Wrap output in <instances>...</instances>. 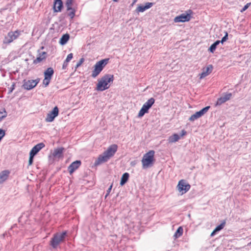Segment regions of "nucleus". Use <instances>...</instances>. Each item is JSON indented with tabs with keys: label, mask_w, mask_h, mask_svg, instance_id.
<instances>
[{
	"label": "nucleus",
	"mask_w": 251,
	"mask_h": 251,
	"mask_svg": "<svg viewBox=\"0 0 251 251\" xmlns=\"http://www.w3.org/2000/svg\"><path fill=\"white\" fill-rule=\"evenodd\" d=\"M114 75H113L105 74L98 81L97 84L96 90L98 91H103L109 88V83H113Z\"/></svg>",
	"instance_id": "obj_1"
},
{
	"label": "nucleus",
	"mask_w": 251,
	"mask_h": 251,
	"mask_svg": "<svg viewBox=\"0 0 251 251\" xmlns=\"http://www.w3.org/2000/svg\"><path fill=\"white\" fill-rule=\"evenodd\" d=\"M155 151L151 150L145 153L142 159V167L143 169H147L152 167L155 161L154 158Z\"/></svg>",
	"instance_id": "obj_2"
},
{
	"label": "nucleus",
	"mask_w": 251,
	"mask_h": 251,
	"mask_svg": "<svg viewBox=\"0 0 251 251\" xmlns=\"http://www.w3.org/2000/svg\"><path fill=\"white\" fill-rule=\"evenodd\" d=\"M109 60V58H105L97 62L94 66L91 76L93 78L97 77L108 64Z\"/></svg>",
	"instance_id": "obj_3"
},
{
	"label": "nucleus",
	"mask_w": 251,
	"mask_h": 251,
	"mask_svg": "<svg viewBox=\"0 0 251 251\" xmlns=\"http://www.w3.org/2000/svg\"><path fill=\"white\" fill-rule=\"evenodd\" d=\"M67 231L54 234L50 241V245L53 248H57V246L62 242L67 235Z\"/></svg>",
	"instance_id": "obj_4"
},
{
	"label": "nucleus",
	"mask_w": 251,
	"mask_h": 251,
	"mask_svg": "<svg viewBox=\"0 0 251 251\" xmlns=\"http://www.w3.org/2000/svg\"><path fill=\"white\" fill-rule=\"evenodd\" d=\"M155 100L153 98H151L145 102L141 109L139 111L138 115V117L139 118L142 117L145 114L148 113L149 110L151 108L152 105L154 104Z\"/></svg>",
	"instance_id": "obj_5"
},
{
	"label": "nucleus",
	"mask_w": 251,
	"mask_h": 251,
	"mask_svg": "<svg viewBox=\"0 0 251 251\" xmlns=\"http://www.w3.org/2000/svg\"><path fill=\"white\" fill-rule=\"evenodd\" d=\"M20 32L18 30L15 31H10L7 35L4 37L3 40V44L7 45L16 39L20 35Z\"/></svg>",
	"instance_id": "obj_6"
},
{
	"label": "nucleus",
	"mask_w": 251,
	"mask_h": 251,
	"mask_svg": "<svg viewBox=\"0 0 251 251\" xmlns=\"http://www.w3.org/2000/svg\"><path fill=\"white\" fill-rule=\"evenodd\" d=\"M190 185L187 183L186 181L184 179H181L179 181L177 185V188L179 192L181 194L186 193L190 189Z\"/></svg>",
	"instance_id": "obj_7"
},
{
	"label": "nucleus",
	"mask_w": 251,
	"mask_h": 251,
	"mask_svg": "<svg viewBox=\"0 0 251 251\" xmlns=\"http://www.w3.org/2000/svg\"><path fill=\"white\" fill-rule=\"evenodd\" d=\"M191 13H192V11L191 10H189L187 11L186 14H182L176 17L174 21L175 23L188 22L191 19L190 14Z\"/></svg>",
	"instance_id": "obj_8"
},
{
	"label": "nucleus",
	"mask_w": 251,
	"mask_h": 251,
	"mask_svg": "<svg viewBox=\"0 0 251 251\" xmlns=\"http://www.w3.org/2000/svg\"><path fill=\"white\" fill-rule=\"evenodd\" d=\"M210 108V106H207L201 109V110L196 112L195 114L191 115V116L189 118V120L193 122L200 118L204 115L208 111Z\"/></svg>",
	"instance_id": "obj_9"
},
{
	"label": "nucleus",
	"mask_w": 251,
	"mask_h": 251,
	"mask_svg": "<svg viewBox=\"0 0 251 251\" xmlns=\"http://www.w3.org/2000/svg\"><path fill=\"white\" fill-rule=\"evenodd\" d=\"M59 114V109L57 106H55L53 109L48 113L45 121L47 122H51L53 121L55 117Z\"/></svg>",
	"instance_id": "obj_10"
},
{
	"label": "nucleus",
	"mask_w": 251,
	"mask_h": 251,
	"mask_svg": "<svg viewBox=\"0 0 251 251\" xmlns=\"http://www.w3.org/2000/svg\"><path fill=\"white\" fill-rule=\"evenodd\" d=\"M109 159L110 158L103 152L102 154L99 155L94 163V165L96 166H98L108 161Z\"/></svg>",
	"instance_id": "obj_11"
},
{
	"label": "nucleus",
	"mask_w": 251,
	"mask_h": 251,
	"mask_svg": "<svg viewBox=\"0 0 251 251\" xmlns=\"http://www.w3.org/2000/svg\"><path fill=\"white\" fill-rule=\"evenodd\" d=\"M232 97L231 93H224L222 97L218 98L216 105H220L229 100Z\"/></svg>",
	"instance_id": "obj_12"
},
{
	"label": "nucleus",
	"mask_w": 251,
	"mask_h": 251,
	"mask_svg": "<svg viewBox=\"0 0 251 251\" xmlns=\"http://www.w3.org/2000/svg\"><path fill=\"white\" fill-rule=\"evenodd\" d=\"M117 149L118 146L116 144H112L104 152L110 158L114 155Z\"/></svg>",
	"instance_id": "obj_13"
},
{
	"label": "nucleus",
	"mask_w": 251,
	"mask_h": 251,
	"mask_svg": "<svg viewBox=\"0 0 251 251\" xmlns=\"http://www.w3.org/2000/svg\"><path fill=\"white\" fill-rule=\"evenodd\" d=\"M81 162L80 160H76L72 163L68 168V170L70 174H73L81 165Z\"/></svg>",
	"instance_id": "obj_14"
},
{
	"label": "nucleus",
	"mask_w": 251,
	"mask_h": 251,
	"mask_svg": "<svg viewBox=\"0 0 251 251\" xmlns=\"http://www.w3.org/2000/svg\"><path fill=\"white\" fill-rule=\"evenodd\" d=\"M47 57V53L45 51L39 52L37 58L33 60V63L37 64L43 60H45Z\"/></svg>",
	"instance_id": "obj_15"
},
{
	"label": "nucleus",
	"mask_w": 251,
	"mask_h": 251,
	"mask_svg": "<svg viewBox=\"0 0 251 251\" xmlns=\"http://www.w3.org/2000/svg\"><path fill=\"white\" fill-rule=\"evenodd\" d=\"M45 145L43 143H40L33 147L30 151V153L33 155H36L37 153L44 147Z\"/></svg>",
	"instance_id": "obj_16"
},
{
	"label": "nucleus",
	"mask_w": 251,
	"mask_h": 251,
	"mask_svg": "<svg viewBox=\"0 0 251 251\" xmlns=\"http://www.w3.org/2000/svg\"><path fill=\"white\" fill-rule=\"evenodd\" d=\"M63 4L61 0H54L53 10L54 12H60L63 8Z\"/></svg>",
	"instance_id": "obj_17"
},
{
	"label": "nucleus",
	"mask_w": 251,
	"mask_h": 251,
	"mask_svg": "<svg viewBox=\"0 0 251 251\" xmlns=\"http://www.w3.org/2000/svg\"><path fill=\"white\" fill-rule=\"evenodd\" d=\"M65 151L63 147L58 148L54 150L52 156L54 157L61 158L63 156V152Z\"/></svg>",
	"instance_id": "obj_18"
},
{
	"label": "nucleus",
	"mask_w": 251,
	"mask_h": 251,
	"mask_svg": "<svg viewBox=\"0 0 251 251\" xmlns=\"http://www.w3.org/2000/svg\"><path fill=\"white\" fill-rule=\"evenodd\" d=\"M9 174L10 172L7 170L2 171L0 173V184L2 183L7 179Z\"/></svg>",
	"instance_id": "obj_19"
},
{
	"label": "nucleus",
	"mask_w": 251,
	"mask_h": 251,
	"mask_svg": "<svg viewBox=\"0 0 251 251\" xmlns=\"http://www.w3.org/2000/svg\"><path fill=\"white\" fill-rule=\"evenodd\" d=\"M23 82L22 87L25 90H30L34 88L30 80L26 81L25 79H24Z\"/></svg>",
	"instance_id": "obj_20"
},
{
	"label": "nucleus",
	"mask_w": 251,
	"mask_h": 251,
	"mask_svg": "<svg viewBox=\"0 0 251 251\" xmlns=\"http://www.w3.org/2000/svg\"><path fill=\"white\" fill-rule=\"evenodd\" d=\"M53 74L54 70L53 68L49 67L44 72V77L47 78L51 79Z\"/></svg>",
	"instance_id": "obj_21"
},
{
	"label": "nucleus",
	"mask_w": 251,
	"mask_h": 251,
	"mask_svg": "<svg viewBox=\"0 0 251 251\" xmlns=\"http://www.w3.org/2000/svg\"><path fill=\"white\" fill-rule=\"evenodd\" d=\"M70 35L68 33L63 34L59 40V44L61 45H65L70 39Z\"/></svg>",
	"instance_id": "obj_22"
},
{
	"label": "nucleus",
	"mask_w": 251,
	"mask_h": 251,
	"mask_svg": "<svg viewBox=\"0 0 251 251\" xmlns=\"http://www.w3.org/2000/svg\"><path fill=\"white\" fill-rule=\"evenodd\" d=\"M129 175L128 173H125L121 178L120 184L121 186L124 185L128 181Z\"/></svg>",
	"instance_id": "obj_23"
},
{
	"label": "nucleus",
	"mask_w": 251,
	"mask_h": 251,
	"mask_svg": "<svg viewBox=\"0 0 251 251\" xmlns=\"http://www.w3.org/2000/svg\"><path fill=\"white\" fill-rule=\"evenodd\" d=\"M179 139L180 136L176 133H175L169 137L168 141L169 143H175L178 141Z\"/></svg>",
	"instance_id": "obj_24"
},
{
	"label": "nucleus",
	"mask_w": 251,
	"mask_h": 251,
	"mask_svg": "<svg viewBox=\"0 0 251 251\" xmlns=\"http://www.w3.org/2000/svg\"><path fill=\"white\" fill-rule=\"evenodd\" d=\"M220 44V40L216 41L214 43H213L209 48L208 51L210 52L213 53L216 50L217 46Z\"/></svg>",
	"instance_id": "obj_25"
},
{
	"label": "nucleus",
	"mask_w": 251,
	"mask_h": 251,
	"mask_svg": "<svg viewBox=\"0 0 251 251\" xmlns=\"http://www.w3.org/2000/svg\"><path fill=\"white\" fill-rule=\"evenodd\" d=\"M183 228L181 226H179L177 230H176L174 237L175 239H176L179 237H180L183 234Z\"/></svg>",
	"instance_id": "obj_26"
},
{
	"label": "nucleus",
	"mask_w": 251,
	"mask_h": 251,
	"mask_svg": "<svg viewBox=\"0 0 251 251\" xmlns=\"http://www.w3.org/2000/svg\"><path fill=\"white\" fill-rule=\"evenodd\" d=\"M226 223V221L223 220L221 223V224L217 226L214 229H215L217 232L220 231V230L224 228V226H225Z\"/></svg>",
	"instance_id": "obj_27"
},
{
	"label": "nucleus",
	"mask_w": 251,
	"mask_h": 251,
	"mask_svg": "<svg viewBox=\"0 0 251 251\" xmlns=\"http://www.w3.org/2000/svg\"><path fill=\"white\" fill-rule=\"evenodd\" d=\"M212 70L213 66L212 65H209L206 68L203 69V71H204L207 75H208L212 72Z\"/></svg>",
	"instance_id": "obj_28"
},
{
	"label": "nucleus",
	"mask_w": 251,
	"mask_h": 251,
	"mask_svg": "<svg viewBox=\"0 0 251 251\" xmlns=\"http://www.w3.org/2000/svg\"><path fill=\"white\" fill-rule=\"evenodd\" d=\"M73 0H67L66 2V5L67 7V10L70 11L72 9V5L73 4Z\"/></svg>",
	"instance_id": "obj_29"
},
{
	"label": "nucleus",
	"mask_w": 251,
	"mask_h": 251,
	"mask_svg": "<svg viewBox=\"0 0 251 251\" xmlns=\"http://www.w3.org/2000/svg\"><path fill=\"white\" fill-rule=\"evenodd\" d=\"M145 10H146V9L145 8L144 5H139L136 9V11L137 13L139 12H143Z\"/></svg>",
	"instance_id": "obj_30"
},
{
	"label": "nucleus",
	"mask_w": 251,
	"mask_h": 251,
	"mask_svg": "<svg viewBox=\"0 0 251 251\" xmlns=\"http://www.w3.org/2000/svg\"><path fill=\"white\" fill-rule=\"evenodd\" d=\"M7 116V113L5 111V108H3L1 109V111H0V121L5 118Z\"/></svg>",
	"instance_id": "obj_31"
},
{
	"label": "nucleus",
	"mask_w": 251,
	"mask_h": 251,
	"mask_svg": "<svg viewBox=\"0 0 251 251\" xmlns=\"http://www.w3.org/2000/svg\"><path fill=\"white\" fill-rule=\"evenodd\" d=\"M70 10L71 11L68 13V16L72 19L75 16V10L72 7V9Z\"/></svg>",
	"instance_id": "obj_32"
},
{
	"label": "nucleus",
	"mask_w": 251,
	"mask_h": 251,
	"mask_svg": "<svg viewBox=\"0 0 251 251\" xmlns=\"http://www.w3.org/2000/svg\"><path fill=\"white\" fill-rule=\"evenodd\" d=\"M51 79L47 78L44 77V79L43 81V84L44 85L45 87H46L48 86L50 82V80Z\"/></svg>",
	"instance_id": "obj_33"
},
{
	"label": "nucleus",
	"mask_w": 251,
	"mask_h": 251,
	"mask_svg": "<svg viewBox=\"0 0 251 251\" xmlns=\"http://www.w3.org/2000/svg\"><path fill=\"white\" fill-rule=\"evenodd\" d=\"M35 155L29 153V157L28 160V166H30L32 164L33 162V158Z\"/></svg>",
	"instance_id": "obj_34"
},
{
	"label": "nucleus",
	"mask_w": 251,
	"mask_h": 251,
	"mask_svg": "<svg viewBox=\"0 0 251 251\" xmlns=\"http://www.w3.org/2000/svg\"><path fill=\"white\" fill-rule=\"evenodd\" d=\"M227 39H228V33L227 32H226L225 36L222 38V40L221 41H220V43H221L222 44H223Z\"/></svg>",
	"instance_id": "obj_35"
},
{
	"label": "nucleus",
	"mask_w": 251,
	"mask_h": 251,
	"mask_svg": "<svg viewBox=\"0 0 251 251\" xmlns=\"http://www.w3.org/2000/svg\"><path fill=\"white\" fill-rule=\"evenodd\" d=\"M15 84H16L15 83L13 82L12 85H11V86L10 87L8 88V94H10L13 92V91L15 89Z\"/></svg>",
	"instance_id": "obj_36"
},
{
	"label": "nucleus",
	"mask_w": 251,
	"mask_h": 251,
	"mask_svg": "<svg viewBox=\"0 0 251 251\" xmlns=\"http://www.w3.org/2000/svg\"><path fill=\"white\" fill-rule=\"evenodd\" d=\"M153 5V3L152 2H146L144 5L145 8L147 9H149Z\"/></svg>",
	"instance_id": "obj_37"
},
{
	"label": "nucleus",
	"mask_w": 251,
	"mask_h": 251,
	"mask_svg": "<svg viewBox=\"0 0 251 251\" xmlns=\"http://www.w3.org/2000/svg\"><path fill=\"white\" fill-rule=\"evenodd\" d=\"M31 80V82L32 83L34 87H35L37 85V84L39 82L40 79L39 78H38L35 80Z\"/></svg>",
	"instance_id": "obj_38"
},
{
	"label": "nucleus",
	"mask_w": 251,
	"mask_h": 251,
	"mask_svg": "<svg viewBox=\"0 0 251 251\" xmlns=\"http://www.w3.org/2000/svg\"><path fill=\"white\" fill-rule=\"evenodd\" d=\"M251 4V2L247 3L243 7V8L240 10V12H242V13L244 12L245 10H246L249 8V7L250 6Z\"/></svg>",
	"instance_id": "obj_39"
},
{
	"label": "nucleus",
	"mask_w": 251,
	"mask_h": 251,
	"mask_svg": "<svg viewBox=\"0 0 251 251\" xmlns=\"http://www.w3.org/2000/svg\"><path fill=\"white\" fill-rule=\"evenodd\" d=\"M5 131L4 130L0 128V141L5 136Z\"/></svg>",
	"instance_id": "obj_40"
},
{
	"label": "nucleus",
	"mask_w": 251,
	"mask_h": 251,
	"mask_svg": "<svg viewBox=\"0 0 251 251\" xmlns=\"http://www.w3.org/2000/svg\"><path fill=\"white\" fill-rule=\"evenodd\" d=\"M73 54L72 53L69 54L67 55L66 59H65L66 62H69L73 58Z\"/></svg>",
	"instance_id": "obj_41"
},
{
	"label": "nucleus",
	"mask_w": 251,
	"mask_h": 251,
	"mask_svg": "<svg viewBox=\"0 0 251 251\" xmlns=\"http://www.w3.org/2000/svg\"><path fill=\"white\" fill-rule=\"evenodd\" d=\"M84 59L83 58H80L79 61L77 63L76 65V67L77 68L79 66H80L81 65V64L84 62Z\"/></svg>",
	"instance_id": "obj_42"
},
{
	"label": "nucleus",
	"mask_w": 251,
	"mask_h": 251,
	"mask_svg": "<svg viewBox=\"0 0 251 251\" xmlns=\"http://www.w3.org/2000/svg\"><path fill=\"white\" fill-rule=\"evenodd\" d=\"M68 62H66V60L64 61L63 66H62L63 69H65L67 68V67L68 66Z\"/></svg>",
	"instance_id": "obj_43"
},
{
	"label": "nucleus",
	"mask_w": 251,
	"mask_h": 251,
	"mask_svg": "<svg viewBox=\"0 0 251 251\" xmlns=\"http://www.w3.org/2000/svg\"><path fill=\"white\" fill-rule=\"evenodd\" d=\"M207 75V74L204 71H203L201 74L200 78L201 79L202 78H204V77L206 76Z\"/></svg>",
	"instance_id": "obj_44"
},
{
	"label": "nucleus",
	"mask_w": 251,
	"mask_h": 251,
	"mask_svg": "<svg viewBox=\"0 0 251 251\" xmlns=\"http://www.w3.org/2000/svg\"><path fill=\"white\" fill-rule=\"evenodd\" d=\"M186 134H187V132L184 129H183L181 131L180 137V136L182 137V136L185 135Z\"/></svg>",
	"instance_id": "obj_45"
},
{
	"label": "nucleus",
	"mask_w": 251,
	"mask_h": 251,
	"mask_svg": "<svg viewBox=\"0 0 251 251\" xmlns=\"http://www.w3.org/2000/svg\"><path fill=\"white\" fill-rule=\"evenodd\" d=\"M112 187H113V183H112L110 185V186H109L108 189L107 190L106 193H107V194H109V193H110V192L111 191Z\"/></svg>",
	"instance_id": "obj_46"
},
{
	"label": "nucleus",
	"mask_w": 251,
	"mask_h": 251,
	"mask_svg": "<svg viewBox=\"0 0 251 251\" xmlns=\"http://www.w3.org/2000/svg\"><path fill=\"white\" fill-rule=\"evenodd\" d=\"M217 232L216 231V230L215 229H214V230H213V231L211 232V234H210V236H211V237H212V236H214V235L216 234V233Z\"/></svg>",
	"instance_id": "obj_47"
},
{
	"label": "nucleus",
	"mask_w": 251,
	"mask_h": 251,
	"mask_svg": "<svg viewBox=\"0 0 251 251\" xmlns=\"http://www.w3.org/2000/svg\"><path fill=\"white\" fill-rule=\"evenodd\" d=\"M109 195V194H107V193H106V194L105 196V199H106Z\"/></svg>",
	"instance_id": "obj_48"
},
{
	"label": "nucleus",
	"mask_w": 251,
	"mask_h": 251,
	"mask_svg": "<svg viewBox=\"0 0 251 251\" xmlns=\"http://www.w3.org/2000/svg\"><path fill=\"white\" fill-rule=\"evenodd\" d=\"M138 0H133V3H135Z\"/></svg>",
	"instance_id": "obj_49"
},
{
	"label": "nucleus",
	"mask_w": 251,
	"mask_h": 251,
	"mask_svg": "<svg viewBox=\"0 0 251 251\" xmlns=\"http://www.w3.org/2000/svg\"><path fill=\"white\" fill-rule=\"evenodd\" d=\"M251 242L248 244V246H251Z\"/></svg>",
	"instance_id": "obj_50"
},
{
	"label": "nucleus",
	"mask_w": 251,
	"mask_h": 251,
	"mask_svg": "<svg viewBox=\"0 0 251 251\" xmlns=\"http://www.w3.org/2000/svg\"><path fill=\"white\" fill-rule=\"evenodd\" d=\"M113 1L114 2H117L118 1V0H113Z\"/></svg>",
	"instance_id": "obj_51"
},
{
	"label": "nucleus",
	"mask_w": 251,
	"mask_h": 251,
	"mask_svg": "<svg viewBox=\"0 0 251 251\" xmlns=\"http://www.w3.org/2000/svg\"><path fill=\"white\" fill-rule=\"evenodd\" d=\"M135 3H133V2L132 3V4H131V6H132Z\"/></svg>",
	"instance_id": "obj_52"
},
{
	"label": "nucleus",
	"mask_w": 251,
	"mask_h": 251,
	"mask_svg": "<svg viewBox=\"0 0 251 251\" xmlns=\"http://www.w3.org/2000/svg\"><path fill=\"white\" fill-rule=\"evenodd\" d=\"M61 17H62V18H64V16H63V15H61Z\"/></svg>",
	"instance_id": "obj_53"
},
{
	"label": "nucleus",
	"mask_w": 251,
	"mask_h": 251,
	"mask_svg": "<svg viewBox=\"0 0 251 251\" xmlns=\"http://www.w3.org/2000/svg\"><path fill=\"white\" fill-rule=\"evenodd\" d=\"M41 49H44V47H42L41 48Z\"/></svg>",
	"instance_id": "obj_54"
}]
</instances>
